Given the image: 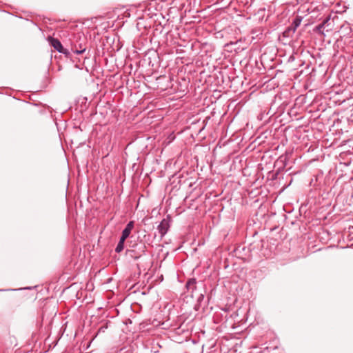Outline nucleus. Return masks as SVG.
<instances>
[{"instance_id":"nucleus-6","label":"nucleus","mask_w":353,"mask_h":353,"mask_svg":"<svg viewBox=\"0 0 353 353\" xmlns=\"http://www.w3.org/2000/svg\"><path fill=\"white\" fill-rule=\"evenodd\" d=\"M85 48H82V49L81 48L80 50H77V49H76V50H74V52H75L76 54H80L83 53V52H85Z\"/></svg>"},{"instance_id":"nucleus-1","label":"nucleus","mask_w":353,"mask_h":353,"mask_svg":"<svg viewBox=\"0 0 353 353\" xmlns=\"http://www.w3.org/2000/svg\"><path fill=\"white\" fill-rule=\"evenodd\" d=\"M169 228L168 221L165 219H163L158 226V230L161 234V237H163L168 232Z\"/></svg>"},{"instance_id":"nucleus-3","label":"nucleus","mask_w":353,"mask_h":353,"mask_svg":"<svg viewBox=\"0 0 353 353\" xmlns=\"http://www.w3.org/2000/svg\"><path fill=\"white\" fill-rule=\"evenodd\" d=\"M50 43L53 48L59 52H63V48L61 42L57 39H51Z\"/></svg>"},{"instance_id":"nucleus-4","label":"nucleus","mask_w":353,"mask_h":353,"mask_svg":"<svg viewBox=\"0 0 353 353\" xmlns=\"http://www.w3.org/2000/svg\"><path fill=\"white\" fill-rule=\"evenodd\" d=\"M125 239H123V238H121L119 240V243L117 244L115 251L118 253L121 252L123 248H124V242Z\"/></svg>"},{"instance_id":"nucleus-2","label":"nucleus","mask_w":353,"mask_h":353,"mask_svg":"<svg viewBox=\"0 0 353 353\" xmlns=\"http://www.w3.org/2000/svg\"><path fill=\"white\" fill-rule=\"evenodd\" d=\"M133 228H134V222L130 221L127 224L125 229L123 230L122 235H121V238H123V239H126L130 236Z\"/></svg>"},{"instance_id":"nucleus-5","label":"nucleus","mask_w":353,"mask_h":353,"mask_svg":"<svg viewBox=\"0 0 353 353\" xmlns=\"http://www.w3.org/2000/svg\"><path fill=\"white\" fill-rule=\"evenodd\" d=\"M300 23H301V20L300 19H295L294 21V30H295V29L300 25Z\"/></svg>"}]
</instances>
